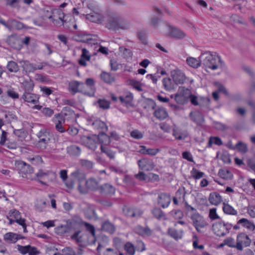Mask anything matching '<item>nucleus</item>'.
Listing matches in <instances>:
<instances>
[{"label":"nucleus","mask_w":255,"mask_h":255,"mask_svg":"<svg viewBox=\"0 0 255 255\" xmlns=\"http://www.w3.org/2000/svg\"><path fill=\"white\" fill-rule=\"evenodd\" d=\"M15 165L19 170V173L21 174L22 177L27 178L26 174L28 171H30V166L25 162L22 161H16L15 162Z\"/></svg>","instance_id":"obj_17"},{"label":"nucleus","mask_w":255,"mask_h":255,"mask_svg":"<svg viewBox=\"0 0 255 255\" xmlns=\"http://www.w3.org/2000/svg\"><path fill=\"white\" fill-rule=\"evenodd\" d=\"M209 201L212 205L217 206L222 202V198L219 193L212 192L210 194Z\"/></svg>","instance_id":"obj_22"},{"label":"nucleus","mask_w":255,"mask_h":255,"mask_svg":"<svg viewBox=\"0 0 255 255\" xmlns=\"http://www.w3.org/2000/svg\"><path fill=\"white\" fill-rule=\"evenodd\" d=\"M163 85L166 91H171L174 89V84L169 78H164L162 80Z\"/></svg>","instance_id":"obj_37"},{"label":"nucleus","mask_w":255,"mask_h":255,"mask_svg":"<svg viewBox=\"0 0 255 255\" xmlns=\"http://www.w3.org/2000/svg\"><path fill=\"white\" fill-rule=\"evenodd\" d=\"M85 88L87 90L85 95L89 96H94L95 92V81L92 78H87L84 83Z\"/></svg>","instance_id":"obj_19"},{"label":"nucleus","mask_w":255,"mask_h":255,"mask_svg":"<svg viewBox=\"0 0 255 255\" xmlns=\"http://www.w3.org/2000/svg\"><path fill=\"white\" fill-rule=\"evenodd\" d=\"M223 210L226 214L235 215H238V211L234 209L233 207L229 205V204L224 203L223 207Z\"/></svg>","instance_id":"obj_33"},{"label":"nucleus","mask_w":255,"mask_h":255,"mask_svg":"<svg viewBox=\"0 0 255 255\" xmlns=\"http://www.w3.org/2000/svg\"><path fill=\"white\" fill-rule=\"evenodd\" d=\"M80 163L82 165V166L85 167L87 169H91L93 166V162L86 159H81Z\"/></svg>","instance_id":"obj_58"},{"label":"nucleus","mask_w":255,"mask_h":255,"mask_svg":"<svg viewBox=\"0 0 255 255\" xmlns=\"http://www.w3.org/2000/svg\"><path fill=\"white\" fill-rule=\"evenodd\" d=\"M38 141L36 143L37 147L44 149H45L51 139V133L46 129L41 130L37 134Z\"/></svg>","instance_id":"obj_8"},{"label":"nucleus","mask_w":255,"mask_h":255,"mask_svg":"<svg viewBox=\"0 0 255 255\" xmlns=\"http://www.w3.org/2000/svg\"><path fill=\"white\" fill-rule=\"evenodd\" d=\"M154 115L157 119L162 120L168 117V113L165 109L159 108L155 110Z\"/></svg>","instance_id":"obj_29"},{"label":"nucleus","mask_w":255,"mask_h":255,"mask_svg":"<svg viewBox=\"0 0 255 255\" xmlns=\"http://www.w3.org/2000/svg\"><path fill=\"white\" fill-rule=\"evenodd\" d=\"M103 255H123L122 253L119 254L118 252L111 248H108L104 252Z\"/></svg>","instance_id":"obj_62"},{"label":"nucleus","mask_w":255,"mask_h":255,"mask_svg":"<svg viewBox=\"0 0 255 255\" xmlns=\"http://www.w3.org/2000/svg\"><path fill=\"white\" fill-rule=\"evenodd\" d=\"M87 184L89 190H99V183L95 179L90 178L87 180Z\"/></svg>","instance_id":"obj_39"},{"label":"nucleus","mask_w":255,"mask_h":255,"mask_svg":"<svg viewBox=\"0 0 255 255\" xmlns=\"http://www.w3.org/2000/svg\"><path fill=\"white\" fill-rule=\"evenodd\" d=\"M81 149L77 145H73L67 147V152L71 155L78 156L81 153Z\"/></svg>","instance_id":"obj_41"},{"label":"nucleus","mask_w":255,"mask_h":255,"mask_svg":"<svg viewBox=\"0 0 255 255\" xmlns=\"http://www.w3.org/2000/svg\"><path fill=\"white\" fill-rule=\"evenodd\" d=\"M8 215L10 217L14 219L15 220H17L21 217L20 212L15 209L10 210L8 213Z\"/></svg>","instance_id":"obj_59"},{"label":"nucleus","mask_w":255,"mask_h":255,"mask_svg":"<svg viewBox=\"0 0 255 255\" xmlns=\"http://www.w3.org/2000/svg\"><path fill=\"white\" fill-rule=\"evenodd\" d=\"M218 175L222 179L226 180H231L233 177L232 173L226 169H220L218 172Z\"/></svg>","instance_id":"obj_31"},{"label":"nucleus","mask_w":255,"mask_h":255,"mask_svg":"<svg viewBox=\"0 0 255 255\" xmlns=\"http://www.w3.org/2000/svg\"><path fill=\"white\" fill-rule=\"evenodd\" d=\"M232 227V224L225 223L223 220L215 222L212 225V231L217 236L224 237L228 234Z\"/></svg>","instance_id":"obj_3"},{"label":"nucleus","mask_w":255,"mask_h":255,"mask_svg":"<svg viewBox=\"0 0 255 255\" xmlns=\"http://www.w3.org/2000/svg\"><path fill=\"white\" fill-rule=\"evenodd\" d=\"M67 228L65 225H61L55 228V232L58 235H62L66 232Z\"/></svg>","instance_id":"obj_56"},{"label":"nucleus","mask_w":255,"mask_h":255,"mask_svg":"<svg viewBox=\"0 0 255 255\" xmlns=\"http://www.w3.org/2000/svg\"><path fill=\"white\" fill-rule=\"evenodd\" d=\"M101 78L105 82L107 83H111L115 81L114 77L107 72H102L101 74Z\"/></svg>","instance_id":"obj_44"},{"label":"nucleus","mask_w":255,"mask_h":255,"mask_svg":"<svg viewBox=\"0 0 255 255\" xmlns=\"http://www.w3.org/2000/svg\"><path fill=\"white\" fill-rule=\"evenodd\" d=\"M133 99V94L130 92H127L125 97H120L121 102L124 104L126 106H132Z\"/></svg>","instance_id":"obj_25"},{"label":"nucleus","mask_w":255,"mask_h":255,"mask_svg":"<svg viewBox=\"0 0 255 255\" xmlns=\"http://www.w3.org/2000/svg\"><path fill=\"white\" fill-rule=\"evenodd\" d=\"M135 232L141 236H149L151 234V231L148 228H143L137 226L135 228Z\"/></svg>","instance_id":"obj_36"},{"label":"nucleus","mask_w":255,"mask_h":255,"mask_svg":"<svg viewBox=\"0 0 255 255\" xmlns=\"http://www.w3.org/2000/svg\"><path fill=\"white\" fill-rule=\"evenodd\" d=\"M224 245H227L230 247H236L235 240L233 238H228L225 239L224 241Z\"/></svg>","instance_id":"obj_63"},{"label":"nucleus","mask_w":255,"mask_h":255,"mask_svg":"<svg viewBox=\"0 0 255 255\" xmlns=\"http://www.w3.org/2000/svg\"><path fill=\"white\" fill-rule=\"evenodd\" d=\"M23 86L25 92H29L33 91L34 84L32 80H29L23 82Z\"/></svg>","instance_id":"obj_49"},{"label":"nucleus","mask_w":255,"mask_h":255,"mask_svg":"<svg viewBox=\"0 0 255 255\" xmlns=\"http://www.w3.org/2000/svg\"><path fill=\"white\" fill-rule=\"evenodd\" d=\"M102 229L103 231L112 234L115 230V227L109 222H105L102 225Z\"/></svg>","instance_id":"obj_42"},{"label":"nucleus","mask_w":255,"mask_h":255,"mask_svg":"<svg viewBox=\"0 0 255 255\" xmlns=\"http://www.w3.org/2000/svg\"><path fill=\"white\" fill-rule=\"evenodd\" d=\"M162 33L163 35L176 39H181L186 36V34L183 31L169 24H167L163 27Z\"/></svg>","instance_id":"obj_6"},{"label":"nucleus","mask_w":255,"mask_h":255,"mask_svg":"<svg viewBox=\"0 0 255 255\" xmlns=\"http://www.w3.org/2000/svg\"><path fill=\"white\" fill-rule=\"evenodd\" d=\"M71 175L78 182V190L81 194L88 193L89 188L88 186L87 180H86V176L84 173L79 170L72 172Z\"/></svg>","instance_id":"obj_5"},{"label":"nucleus","mask_w":255,"mask_h":255,"mask_svg":"<svg viewBox=\"0 0 255 255\" xmlns=\"http://www.w3.org/2000/svg\"><path fill=\"white\" fill-rule=\"evenodd\" d=\"M172 135L176 139L184 140L188 136V132L186 130H180L175 128L173 129Z\"/></svg>","instance_id":"obj_24"},{"label":"nucleus","mask_w":255,"mask_h":255,"mask_svg":"<svg viewBox=\"0 0 255 255\" xmlns=\"http://www.w3.org/2000/svg\"><path fill=\"white\" fill-rule=\"evenodd\" d=\"M251 241L246 234L241 233L238 235L236 248L239 250H242L244 247L250 246Z\"/></svg>","instance_id":"obj_12"},{"label":"nucleus","mask_w":255,"mask_h":255,"mask_svg":"<svg viewBox=\"0 0 255 255\" xmlns=\"http://www.w3.org/2000/svg\"><path fill=\"white\" fill-rule=\"evenodd\" d=\"M8 23L11 28L20 29L23 27L22 23L14 20L13 19H9L8 20Z\"/></svg>","instance_id":"obj_46"},{"label":"nucleus","mask_w":255,"mask_h":255,"mask_svg":"<svg viewBox=\"0 0 255 255\" xmlns=\"http://www.w3.org/2000/svg\"><path fill=\"white\" fill-rule=\"evenodd\" d=\"M214 85L216 87L217 91L213 93V97L215 100H218L219 99V93H223L225 95L227 94V91L226 88L219 82H215Z\"/></svg>","instance_id":"obj_27"},{"label":"nucleus","mask_w":255,"mask_h":255,"mask_svg":"<svg viewBox=\"0 0 255 255\" xmlns=\"http://www.w3.org/2000/svg\"><path fill=\"white\" fill-rule=\"evenodd\" d=\"M222 142L221 139L218 137H212L210 138L209 141V146H211L212 144H215L217 145H221Z\"/></svg>","instance_id":"obj_61"},{"label":"nucleus","mask_w":255,"mask_h":255,"mask_svg":"<svg viewBox=\"0 0 255 255\" xmlns=\"http://www.w3.org/2000/svg\"><path fill=\"white\" fill-rule=\"evenodd\" d=\"M169 235L176 240H178L182 237L183 231H177L173 228H169L168 230Z\"/></svg>","instance_id":"obj_34"},{"label":"nucleus","mask_w":255,"mask_h":255,"mask_svg":"<svg viewBox=\"0 0 255 255\" xmlns=\"http://www.w3.org/2000/svg\"><path fill=\"white\" fill-rule=\"evenodd\" d=\"M3 238L4 240L7 242L10 243H15L21 238L20 235H18L13 233L9 232L4 235Z\"/></svg>","instance_id":"obj_28"},{"label":"nucleus","mask_w":255,"mask_h":255,"mask_svg":"<svg viewBox=\"0 0 255 255\" xmlns=\"http://www.w3.org/2000/svg\"><path fill=\"white\" fill-rule=\"evenodd\" d=\"M237 149L240 152L245 153L248 150V147L246 143L239 142L236 144Z\"/></svg>","instance_id":"obj_57"},{"label":"nucleus","mask_w":255,"mask_h":255,"mask_svg":"<svg viewBox=\"0 0 255 255\" xmlns=\"http://www.w3.org/2000/svg\"><path fill=\"white\" fill-rule=\"evenodd\" d=\"M237 223L238 224H242V226L251 231H253L255 229V226L253 223L246 218H242L239 220Z\"/></svg>","instance_id":"obj_30"},{"label":"nucleus","mask_w":255,"mask_h":255,"mask_svg":"<svg viewBox=\"0 0 255 255\" xmlns=\"http://www.w3.org/2000/svg\"><path fill=\"white\" fill-rule=\"evenodd\" d=\"M152 213L154 217L158 220H165V215L162 211L159 208H154L152 211Z\"/></svg>","instance_id":"obj_43"},{"label":"nucleus","mask_w":255,"mask_h":255,"mask_svg":"<svg viewBox=\"0 0 255 255\" xmlns=\"http://www.w3.org/2000/svg\"><path fill=\"white\" fill-rule=\"evenodd\" d=\"M138 165L140 169L145 171H150L154 167L153 161L148 158H143L139 160Z\"/></svg>","instance_id":"obj_15"},{"label":"nucleus","mask_w":255,"mask_h":255,"mask_svg":"<svg viewBox=\"0 0 255 255\" xmlns=\"http://www.w3.org/2000/svg\"><path fill=\"white\" fill-rule=\"evenodd\" d=\"M186 62L189 66L194 68H197L202 65L200 59L199 60H198L197 59L192 57L187 58L186 59Z\"/></svg>","instance_id":"obj_32"},{"label":"nucleus","mask_w":255,"mask_h":255,"mask_svg":"<svg viewBox=\"0 0 255 255\" xmlns=\"http://www.w3.org/2000/svg\"><path fill=\"white\" fill-rule=\"evenodd\" d=\"M91 59V55L89 52L85 48L82 49V53L80 59L79 60V64L81 66H85L87 65V62Z\"/></svg>","instance_id":"obj_26"},{"label":"nucleus","mask_w":255,"mask_h":255,"mask_svg":"<svg viewBox=\"0 0 255 255\" xmlns=\"http://www.w3.org/2000/svg\"><path fill=\"white\" fill-rule=\"evenodd\" d=\"M106 26L110 29L118 30L127 28L128 26V23L121 16L115 14L109 18Z\"/></svg>","instance_id":"obj_2"},{"label":"nucleus","mask_w":255,"mask_h":255,"mask_svg":"<svg viewBox=\"0 0 255 255\" xmlns=\"http://www.w3.org/2000/svg\"><path fill=\"white\" fill-rule=\"evenodd\" d=\"M71 238L72 240L78 243L82 242L83 241V235L81 234L80 231L76 232L73 235L71 236Z\"/></svg>","instance_id":"obj_54"},{"label":"nucleus","mask_w":255,"mask_h":255,"mask_svg":"<svg viewBox=\"0 0 255 255\" xmlns=\"http://www.w3.org/2000/svg\"><path fill=\"white\" fill-rule=\"evenodd\" d=\"M191 175L195 179H199L204 175V173L199 171L195 168H193L191 171Z\"/></svg>","instance_id":"obj_48"},{"label":"nucleus","mask_w":255,"mask_h":255,"mask_svg":"<svg viewBox=\"0 0 255 255\" xmlns=\"http://www.w3.org/2000/svg\"><path fill=\"white\" fill-rule=\"evenodd\" d=\"M63 255H77L75 252L70 247H66L62 250Z\"/></svg>","instance_id":"obj_60"},{"label":"nucleus","mask_w":255,"mask_h":255,"mask_svg":"<svg viewBox=\"0 0 255 255\" xmlns=\"http://www.w3.org/2000/svg\"><path fill=\"white\" fill-rule=\"evenodd\" d=\"M191 219L193 225L198 232H201L202 229L208 226V223L204 217L197 212L191 215Z\"/></svg>","instance_id":"obj_7"},{"label":"nucleus","mask_w":255,"mask_h":255,"mask_svg":"<svg viewBox=\"0 0 255 255\" xmlns=\"http://www.w3.org/2000/svg\"><path fill=\"white\" fill-rule=\"evenodd\" d=\"M84 212L86 218L88 219H92L95 217V212L94 209L91 206H87L84 209Z\"/></svg>","instance_id":"obj_45"},{"label":"nucleus","mask_w":255,"mask_h":255,"mask_svg":"<svg viewBox=\"0 0 255 255\" xmlns=\"http://www.w3.org/2000/svg\"><path fill=\"white\" fill-rule=\"evenodd\" d=\"M209 217L212 220H215L220 219V216L217 213V209L212 208L209 211Z\"/></svg>","instance_id":"obj_55"},{"label":"nucleus","mask_w":255,"mask_h":255,"mask_svg":"<svg viewBox=\"0 0 255 255\" xmlns=\"http://www.w3.org/2000/svg\"><path fill=\"white\" fill-rule=\"evenodd\" d=\"M171 76L173 80L176 84H181L185 81L186 77L184 74L179 69H175L171 71Z\"/></svg>","instance_id":"obj_14"},{"label":"nucleus","mask_w":255,"mask_h":255,"mask_svg":"<svg viewBox=\"0 0 255 255\" xmlns=\"http://www.w3.org/2000/svg\"><path fill=\"white\" fill-rule=\"evenodd\" d=\"M68 90L74 95L77 93H82L84 94L85 93H87V90L85 88L84 83L78 81L70 82L69 83Z\"/></svg>","instance_id":"obj_11"},{"label":"nucleus","mask_w":255,"mask_h":255,"mask_svg":"<svg viewBox=\"0 0 255 255\" xmlns=\"http://www.w3.org/2000/svg\"><path fill=\"white\" fill-rule=\"evenodd\" d=\"M101 138L106 139L108 143L109 142V137L105 134H101L100 137L96 135H93L91 136H84L81 138V142L89 149L95 150L97 147L98 140H100Z\"/></svg>","instance_id":"obj_4"},{"label":"nucleus","mask_w":255,"mask_h":255,"mask_svg":"<svg viewBox=\"0 0 255 255\" xmlns=\"http://www.w3.org/2000/svg\"><path fill=\"white\" fill-rule=\"evenodd\" d=\"M51 13V15H47V16L51 19L55 25H63L64 22L66 21V20H64V14L61 9H54L52 10Z\"/></svg>","instance_id":"obj_9"},{"label":"nucleus","mask_w":255,"mask_h":255,"mask_svg":"<svg viewBox=\"0 0 255 255\" xmlns=\"http://www.w3.org/2000/svg\"><path fill=\"white\" fill-rule=\"evenodd\" d=\"M6 68L10 72L16 73L19 70L18 65L13 61H8L6 65Z\"/></svg>","instance_id":"obj_40"},{"label":"nucleus","mask_w":255,"mask_h":255,"mask_svg":"<svg viewBox=\"0 0 255 255\" xmlns=\"http://www.w3.org/2000/svg\"><path fill=\"white\" fill-rule=\"evenodd\" d=\"M53 122L55 123V128L58 131L61 133H63L65 131V129L63 127V125L65 124V120L62 115H55L53 118Z\"/></svg>","instance_id":"obj_13"},{"label":"nucleus","mask_w":255,"mask_h":255,"mask_svg":"<svg viewBox=\"0 0 255 255\" xmlns=\"http://www.w3.org/2000/svg\"><path fill=\"white\" fill-rule=\"evenodd\" d=\"M130 136L134 139H140L143 137V133L137 129H134L131 131Z\"/></svg>","instance_id":"obj_53"},{"label":"nucleus","mask_w":255,"mask_h":255,"mask_svg":"<svg viewBox=\"0 0 255 255\" xmlns=\"http://www.w3.org/2000/svg\"><path fill=\"white\" fill-rule=\"evenodd\" d=\"M41 92H42L43 94L45 95L46 96H48L51 95L53 91L50 88L46 87V86H42L40 87Z\"/></svg>","instance_id":"obj_64"},{"label":"nucleus","mask_w":255,"mask_h":255,"mask_svg":"<svg viewBox=\"0 0 255 255\" xmlns=\"http://www.w3.org/2000/svg\"><path fill=\"white\" fill-rule=\"evenodd\" d=\"M92 125L95 129H101L103 130H106L107 129V127L105 123L100 120H96L92 123Z\"/></svg>","instance_id":"obj_38"},{"label":"nucleus","mask_w":255,"mask_h":255,"mask_svg":"<svg viewBox=\"0 0 255 255\" xmlns=\"http://www.w3.org/2000/svg\"><path fill=\"white\" fill-rule=\"evenodd\" d=\"M190 117L192 119L198 124H201L204 122V119L202 116L199 114H194L192 112L190 113Z\"/></svg>","instance_id":"obj_51"},{"label":"nucleus","mask_w":255,"mask_h":255,"mask_svg":"<svg viewBox=\"0 0 255 255\" xmlns=\"http://www.w3.org/2000/svg\"><path fill=\"white\" fill-rule=\"evenodd\" d=\"M129 84L131 85L134 89L138 91H142L141 83L134 79H131L129 81Z\"/></svg>","instance_id":"obj_47"},{"label":"nucleus","mask_w":255,"mask_h":255,"mask_svg":"<svg viewBox=\"0 0 255 255\" xmlns=\"http://www.w3.org/2000/svg\"><path fill=\"white\" fill-rule=\"evenodd\" d=\"M170 214L176 220L181 219L183 217V213L180 210H173L171 211Z\"/></svg>","instance_id":"obj_52"},{"label":"nucleus","mask_w":255,"mask_h":255,"mask_svg":"<svg viewBox=\"0 0 255 255\" xmlns=\"http://www.w3.org/2000/svg\"><path fill=\"white\" fill-rule=\"evenodd\" d=\"M22 98L28 103L37 104L39 103V96L35 94L25 92Z\"/></svg>","instance_id":"obj_20"},{"label":"nucleus","mask_w":255,"mask_h":255,"mask_svg":"<svg viewBox=\"0 0 255 255\" xmlns=\"http://www.w3.org/2000/svg\"><path fill=\"white\" fill-rule=\"evenodd\" d=\"M23 70L26 73H31L34 72L36 70L42 69L44 65L42 63L38 64H33L30 63L27 60H22L19 62Z\"/></svg>","instance_id":"obj_10"},{"label":"nucleus","mask_w":255,"mask_h":255,"mask_svg":"<svg viewBox=\"0 0 255 255\" xmlns=\"http://www.w3.org/2000/svg\"><path fill=\"white\" fill-rule=\"evenodd\" d=\"M125 250L129 255H134L135 249L134 246L130 243H127L125 245Z\"/></svg>","instance_id":"obj_50"},{"label":"nucleus","mask_w":255,"mask_h":255,"mask_svg":"<svg viewBox=\"0 0 255 255\" xmlns=\"http://www.w3.org/2000/svg\"><path fill=\"white\" fill-rule=\"evenodd\" d=\"M36 176L47 182H51L56 177V173L52 171H44L40 170L36 173Z\"/></svg>","instance_id":"obj_18"},{"label":"nucleus","mask_w":255,"mask_h":255,"mask_svg":"<svg viewBox=\"0 0 255 255\" xmlns=\"http://www.w3.org/2000/svg\"><path fill=\"white\" fill-rule=\"evenodd\" d=\"M86 18L90 21L96 23H101L103 20L102 16L95 11L86 14Z\"/></svg>","instance_id":"obj_23"},{"label":"nucleus","mask_w":255,"mask_h":255,"mask_svg":"<svg viewBox=\"0 0 255 255\" xmlns=\"http://www.w3.org/2000/svg\"><path fill=\"white\" fill-rule=\"evenodd\" d=\"M189 91L186 90L184 92H179L176 94L174 96H171V98L174 97L175 101L179 104L183 105L187 103L189 101Z\"/></svg>","instance_id":"obj_16"},{"label":"nucleus","mask_w":255,"mask_h":255,"mask_svg":"<svg viewBox=\"0 0 255 255\" xmlns=\"http://www.w3.org/2000/svg\"><path fill=\"white\" fill-rule=\"evenodd\" d=\"M171 202L170 197L165 193H161L158 196V203L163 208L167 207Z\"/></svg>","instance_id":"obj_21"},{"label":"nucleus","mask_w":255,"mask_h":255,"mask_svg":"<svg viewBox=\"0 0 255 255\" xmlns=\"http://www.w3.org/2000/svg\"><path fill=\"white\" fill-rule=\"evenodd\" d=\"M202 65L206 69L215 70L223 66L221 57L215 52H206L199 57Z\"/></svg>","instance_id":"obj_1"},{"label":"nucleus","mask_w":255,"mask_h":255,"mask_svg":"<svg viewBox=\"0 0 255 255\" xmlns=\"http://www.w3.org/2000/svg\"><path fill=\"white\" fill-rule=\"evenodd\" d=\"M100 192L103 194H113L115 192V188L109 184H105L99 188Z\"/></svg>","instance_id":"obj_35"}]
</instances>
